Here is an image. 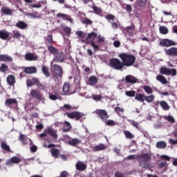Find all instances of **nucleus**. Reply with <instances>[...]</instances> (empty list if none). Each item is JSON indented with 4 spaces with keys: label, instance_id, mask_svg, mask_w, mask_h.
<instances>
[{
    "label": "nucleus",
    "instance_id": "obj_1",
    "mask_svg": "<svg viewBox=\"0 0 177 177\" xmlns=\"http://www.w3.org/2000/svg\"><path fill=\"white\" fill-rule=\"evenodd\" d=\"M119 57L121 59L124 67H131L136 62L135 55L127 53H120Z\"/></svg>",
    "mask_w": 177,
    "mask_h": 177
},
{
    "label": "nucleus",
    "instance_id": "obj_2",
    "mask_svg": "<svg viewBox=\"0 0 177 177\" xmlns=\"http://www.w3.org/2000/svg\"><path fill=\"white\" fill-rule=\"evenodd\" d=\"M97 37V33L92 31L87 35L86 38V44H90V45L93 48L94 52H98V50L100 49V46L95 44V39H96Z\"/></svg>",
    "mask_w": 177,
    "mask_h": 177
},
{
    "label": "nucleus",
    "instance_id": "obj_3",
    "mask_svg": "<svg viewBox=\"0 0 177 177\" xmlns=\"http://www.w3.org/2000/svg\"><path fill=\"white\" fill-rule=\"evenodd\" d=\"M151 160V155L150 153H143L138 156L139 165L141 168H149V161Z\"/></svg>",
    "mask_w": 177,
    "mask_h": 177
},
{
    "label": "nucleus",
    "instance_id": "obj_4",
    "mask_svg": "<svg viewBox=\"0 0 177 177\" xmlns=\"http://www.w3.org/2000/svg\"><path fill=\"white\" fill-rule=\"evenodd\" d=\"M109 67L114 68V70H122L124 68V64L122 61L120 60L118 58H111L109 59Z\"/></svg>",
    "mask_w": 177,
    "mask_h": 177
},
{
    "label": "nucleus",
    "instance_id": "obj_5",
    "mask_svg": "<svg viewBox=\"0 0 177 177\" xmlns=\"http://www.w3.org/2000/svg\"><path fill=\"white\" fill-rule=\"evenodd\" d=\"M160 74H164L165 75H172V77H175L177 74L176 69L175 68H171L169 69V68H166L164 66H162L160 68L159 70Z\"/></svg>",
    "mask_w": 177,
    "mask_h": 177
},
{
    "label": "nucleus",
    "instance_id": "obj_6",
    "mask_svg": "<svg viewBox=\"0 0 177 177\" xmlns=\"http://www.w3.org/2000/svg\"><path fill=\"white\" fill-rule=\"evenodd\" d=\"M94 113L97 114L103 122H106V120L109 118V113H107V111L104 109H97Z\"/></svg>",
    "mask_w": 177,
    "mask_h": 177
},
{
    "label": "nucleus",
    "instance_id": "obj_7",
    "mask_svg": "<svg viewBox=\"0 0 177 177\" xmlns=\"http://www.w3.org/2000/svg\"><path fill=\"white\" fill-rule=\"evenodd\" d=\"M66 115H67L68 118H71V120L75 119V121H80L84 116V113L78 111L67 112L66 113Z\"/></svg>",
    "mask_w": 177,
    "mask_h": 177
},
{
    "label": "nucleus",
    "instance_id": "obj_8",
    "mask_svg": "<svg viewBox=\"0 0 177 177\" xmlns=\"http://www.w3.org/2000/svg\"><path fill=\"white\" fill-rule=\"evenodd\" d=\"M159 45L162 48H169V46H175L176 43L169 39H163L160 41Z\"/></svg>",
    "mask_w": 177,
    "mask_h": 177
},
{
    "label": "nucleus",
    "instance_id": "obj_9",
    "mask_svg": "<svg viewBox=\"0 0 177 177\" xmlns=\"http://www.w3.org/2000/svg\"><path fill=\"white\" fill-rule=\"evenodd\" d=\"M66 59V54L63 51H58L53 57V62L55 63H63Z\"/></svg>",
    "mask_w": 177,
    "mask_h": 177
},
{
    "label": "nucleus",
    "instance_id": "obj_10",
    "mask_svg": "<svg viewBox=\"0 0 177 177\" xmlns=\"http://www.w3.org/2000/svg\"><path fill=\"white\" fill-rule=\"evenodd\" d=\"M30 95L31 97H32V99H37V100H45V97H44V95L38 90H32Z\"/></svg>",
    "mask_w": 177,
    "mask_h": 177
},
{
    "label": "nucleus",
    "instance_id": "obj_11",
    "mask_svg": "<svg viewBox=\"0 0 177 177\" xmlns=\"http://www.w3.org/2000/svg\"><path fill=\"white\" fill-rule=\"evenodd\" d=\"M53 73L55 75V77H62L63 75V68L58 64H54L53 66Z\"/></svg>",
    "mask_w": 177,
    "mask_h": 177
},
{
    "label": "nucleus",
    "instance_id": "obj_12",
    "mask_svg": "<svg viewBox=\"0 0 177 177\" xmlns=\"http://www.w3.org/2000/svg\"><path fill=\"white\" fill-rule=\"evenodd\" d=\"M21 162V159H20V158L17 156H12V158H10L6 161V165L12 167L13 164H20Z\"/></svg>",
    "mask_w": 177,
    "mask_h": 177
},
{
    "label": "nucleus",
    "instance_id": "obj_13",
    "mask_svg": "<svg viewBox=\"0 0 177 177\" xmlns=\"http://www.w3.org/2000/svg\"><path fill=\"white\" fill-rule=\"evenodd\" d=\"M165 52L167 56H171V57H177V48L171 47L167 50H165Z\"/></svg>",
    "mask_w": 177,
    "mask_h": 177
},
{
    "label": "nucleus",
    "instance_id": "obj_14",
    "mask_svg": "<svg viewBox=\"0 0 177 177\" xmlns=\"http://www.w3.org/2000/svg\"><path fill=\"white\" fill-rule=\"evenodd\" d=\"M158 104H160L162 110H165V111H168V110H169L170 109L169 105L165 100L157 101L156 103V106H158Z\"/></svg>",
    "mask_w": 177,
    "mask_h": 177
},
{
    "label": "nucleus",
    "instance_id": "obj_15",
    "mask_svg": "<svg viewBox=\"0 0 177 177\" xmlns=\"http://www.w3.org/2000/svg\"><path fill=\"white\" fill-rule=\"evenodd\" d=\"M57 17H58L59 19H62V20H67L68 21H70V23H73V18H71V16L67 14H63L59 12L57 14Z\"/></svg>",
    "mask_w": 177,
    "mask_h": 177
},
{
    "label": "nucleus",
    "instance_id": "obj_16",
    "mask_svg": "<svg viewBox=\"0 0 177 177\" xmlns=\"http://www.w3.org/2000/svg\"><path fill=\"white\" fill-rule=\"evenodd\" d=\"M125 81L127 84H136L138 78L133 75H128L125 77Z\"/></svg>",
    "mask_w": 177,
    "mask_h": 177
},
{
    "label": "nucleus",
    "instance_id": "obj_17",
    "mask_svg": "<svg viewBox=\"0 0 177 177\" xmlns=\"http://www.w3.org/2000/svg\"><path fill=\"white\" fill-rule=\"evenodd\" d=\"M0 38L1 39H3L4 41L10 39V35H9V32H8L6 30H0Z\"/></svg>",
    "mask_w": 177,
    "mask_h": 177
},
{
    "label": "nucleus",
    "instance_id": "obj_18",
    "mask_svg": "<svg viewBox=\"0 0 177 177\" xmlns=\"http://www.w3.org/2000/svg\"><path fill=\"white\" fill-rule=\"evenodd\" d=\"M1 12L2 14L5 15L6 16H12L15 10L9 8V7L3 6L1 8Z\"/></svg>",
    "mask_w": 177,
    "mask_h": 177
},
{
    "label": "nucleus",
    "instance_id": "obj_19",
    "mask_svg": "<svg viewBox=\"0 0 177 177\" xmlns=\"http://www.w3.org/2000/svg\"><path fill=\"white\" fill-rule=\"evenodd\" d=\"M46 133H48V135H50V136H52V138L54 139V140H57V131H55L53 129L51 128H48L46 131Z\"/></svg>",
    "mask_w": 177,
    "mask_h": 177
},
{
    "label": "nucleus",
    "instance_id": "obj_20",
    "mask_svg": "<svg viewBox=\"0 0 177 177\" xmlns=\"http://www.w3.org/2000/svg\"><path fill=\"white\" fill-rule=\"evenodd\" d=\"M24 71L26 74H35L37 73V67L35 66L25 67Z\"/></svg>",
    "mask_w": 177,
    "mask_h": 177
},
{
    "label": "nucleus",
    "instance_id": "obj_21",
    "mask_svg": "<svg viewBox=\"0 0 177 177\" xmlns=\"http://www.w3.org/2000/svg\"><path fill=\"white\" fill-rule=\"evenodd\" d=\"M6 80L7 83L8 84V85H10V86H12V85H15V84H16V77L13 75H9L7 77Z\"/></svg>",
    "mask_w": 177,
    "mask_h": 177
},
{
    "label": "nucleus",
    "instance_id": "obj_22",
    "mask_svg": "<svg viewBox=\"0 0 177 177\" xmlns=\"http://www.w3.org/2000/svg\"><path fill=\"white\" fill-rule=\"evenodd\" d=\"M32 82L33 85H37L38 88H40L41 89H45V86L39 82V80L37 77H32Z\"/></svg>",
    "mask_w": 177,
    "mask_h": 177
},
{
    "label": "nucleus",
    "instance_id": "obj_23",
    "mask_svg": "<svg viewBox=\"0 0 177 177\" xmlns=\"http://www.w3.org/2000/svg\"><path fill=\"white\" fill-rule=\"evenodd\" d=\"M75 167L77 171H85L86 169V165L81 161L77 162Z\"/></svg>",
    "mask_w": 177,
    "mask_h": 177
},
{
    "label": "nucleus",
    "instance_id": "obj_24",
    "mask_svg": "<svg viewBox=\"0 0 177 177\" xmlns=\"http://www.w3.org/2000/svg\"><path fill=\"white\" fill-rule=\"evenodd\" d=\"M25 59L28 62H32L34 60H37L38 59V57H37V55H35L31 53H28L25 55Z\"/></svg>",
    "mask_w": 177,
    "mask_h": 177
},
{
    "label": "nucleus",
    "instance_id": "obj_25",
    "mask_svg": "<svg viewBox=\"0 0 177 177\" xmlns=\"http://www.w3.org/2000/svg\"><path fill=\"white\" fill-rule=\"evenodd\" d=\"M0 62H13V58L6 54H0Z\"/></svg>",
    "mask_w": 177,
    "mask_h": 177
},
{
    "label": "nucleus",
    "instance_id": "obj_26",
    "mask_svg": "<svg viewBox=\"0 0 177 177\" xmlns=\"http://www.w3.org/2000/svg\"><path fill=\"white\" fill-rule=\"evenodd\" d=\"M15 27H17V28H19L20 30H26V28L28 27V25L23 21H19L16 24Z\"/></svg>",
    "mask_w": 177,
    "mask_h": 177
},
{
    "label": "nucleus",
    "instance_id": "obj_27",
    "mask_svg": "<svg viewBox=\"0 0 177 177\" xmlns=\"http://www.w3.org/2000/svg\"><path fill=\"white\" fill-rule=\"evenodd\" d=\"M157 81H159L162 85H167L168 84V80H167V77L162 75H158L156 76Z\"/></svg>",
    "mask_w": 177,
    "mask_h": 177
},
{
    "label": "nucleus",
    "instance_id": "obj_28",
    "mask_svg": "<svg viewBox=\"0 0 177 177\" xmlns=\"http://www.w3.org/2000/svg\"><path fill=\"white\" fill-rule=\"evenodd\" d=\"M64 126L62 127V131L70 132V131H71V128H73L71 127V124H70V122H68V121H64Z\"/></svg>",
    "mask_w": 177,
    "mask_h": 177
},
{
    "label": "nucleus",
    "instance_id": "obj_29",
    "mask_svg": "<svg viewBox=\"0 0 177 177\" xmlns=\"http://www.w3.org/2000/svg\"><path fill=\"white\" fill-rule=\"evenodd\" d=\"M11 104H17V100L15 98H9L5 101V105L7 106V107H10Z\"/></svg>",
    "mask_w": 177,
    "mask_h": 177
},
{
    "label": "nucleus",
    "instance_id": "obj_30",
    "mask_svg": "<svg viewBox=\"0 0 177 177\" xmlns=\"http://www.w3.org/2000/svg\"><path fill=\"white\" fill-rule=\"evenodd\" d=\"M51 156L54 158H57L60 156V151L58 149L53 148L50 149Z\"/></svg>",
    "mask_w": 177,
    "mask_h": 177
},
{
    "label": "nucleus",
    "instance_id": "obj_31",
    "mask_svg": "<svg viewBox=\"0 0 177 177\" xmlns=\"http://www.w3.org/2000/svg\"><path fill=\"white\" fill-rule=\"evenodd\" d=\"M145 95L142 93H137L135 96V100L137 102H140V103H143L145 102Z\"/></svg>",
    "mask_w": 177,
    "mask_h": 177
},
{
    "label": "nucleus",
    "instance_id": "obj_32",
    "mask_svg": "<svg viewBox=\"0 0 177 177\" xmlns=\"http://www.w3.org/2000/svg\"><path fill=\"white\" fill-rule=\"evenodd\" d=\"M1 147L4 151H7V153H12L10 147L6 142H1Z\"/></svg>",
    "mask_w": 177,
    "mask_h": 177
},
{
    "label": "nucleus",
    "instance_id": "obj_33",
    "mask_svg": "<svg viewBox=\"0 0 177 177\" xmlns=\"http://www.w3.org/2000/svg\"><path fill=\"white\" fill-rule=\"evenodd\" d=\"M96 84H97V77H96V76H91L88 78V85L93 86V85H96Z\"/></svg>",
    "mask_w": 177,
    "mask_h": 177
},
{
    "label": "nucleus",
    "instance_id": "obj_34",
    "mask_svg": "<svg viewBox=\"0 0 177 177\" xmlns=\"http://www.w3.org/2000/svg\"><path fill=\"white\" fill-rule=\"evenodd\" d=\"M80 143H81V141L78 138H73L68 141V145L73 147L77 146V145H80Z\"/></svg>",
    "mask_w": 177,
    "mask_h": 177
},
{
    "label": "nucleus",
    "instance_id": "obj_35",
    "mask_svg": "<svg viewBox=\"0 0 177 177\" xmlns=\"http://www.w3.org/2000/svg\"><path fill=\"white\" fill-rule=\"evenodd\" d=\"M106 149V145L104 144H99L93 147V151H100Z\"/></svg>",
    "mask_w": 177,
    "mask_h": 177
},
{
    "label": "nucleus",
    "instance_id": "obj_36",
    "mask_svg": "<svg viewBox=\"0 0 177 177\" xmlns=\"http://www.w3.org/2000/svg\"><path fill=\"white\" fill-rule=\"evenodd\" d=\"M48 50L51 55H54V56L59 52L57 48L53 47V46H48Z\"/></svg>",
    "mask_w": 177,
    "mask_h": 177
},
{
    "label": "nucleus",
    "instance_id": "obj_37",
    "mask_svg": "<svg viewBox=\"0 0 177 177\" xmlns=\"http://www.w3.org/2000/svg\"><path fill=\"white\" fill-rule=\"evenodd\" d=\"M41 71H42L43 74H44V75H46V77H50V73H49V68H48V66H42Z\"/></svg>",
    "mask_w": 177,
    "mask_h": 177
},
{
    "label": "nucleus",
    "instance_id": "obj_38",
    "mask_svg": "<svg viewBox=\"0 0 177 177\" xmlns=\"http://www.w3.org/2000/svg\"><path fill=\"white\" fill-rule=\"evenodd\" d=\"M159 31L162 35H167L169 32L168 28H167V26H160Z\"/></svg>",
    "mask_w": 177,
    "mask_h": 177
},
{
    "label": "nucleus",
    "instance_id": "obj_39",
    "mask_svg": "<svg viewBox=\"0 0 177 177\" xmlns=\"http://www.w3.org/2000/svg\"><path fill=\"white\" fill-rule=\"evenodd\" d=\"M164 120H166V121H168L171 124H175V118H174V116L171 115H163Z\"/></svg>",
    "mask_w": 177,
    "mask_h": 177
},
{
    "label": "nucleus",
    "instance_id": "obj_40",
    "mask_svg": "<svg viewBox=\"0 0 177 177\" xmlns=\"http://www.w3.org/2000/svg\"><path fill=\"white\" fill-rule=\"evenodd\" d=\"M62 30L63 33L64 35H66V37H70V35H71V28L66 26Z\"/></svg>",
    "mask_w": 177,
    "mask_h": 177
},
{
    "label": "nucleus",
    "instance_id": "obj_41",
    "mask_svg": "<svg viewBox=\"0 0 177 177\" xmlns=\"http://www.w3.org/2000/svg\"><path fill=\"white\" fill-rule=\"evenodd\" d=\"M157 149H165L167 147V142L163 141H159L156 143Z\"/></svg>",
    "mask_w": 177,
    "mask_h": 177
},
{
    "label": "nucleus",
    "instance_id": "obj_42",
    "mask_svg": "<svg viewBox=\"0 0 177 177\" xmlns=\"http://www.w3.org/2000/svg\"><path fill=\"white\" fill-rule=\"evenodd\" d=\"M123 133L127 139H133V138H135V136L132 134V133H131L129 131H124Z\"/></svg>",
    "mask_w": 177,
    "mask_h": 177
},
{
    "label": "nucleus",
    "instance_id": "obj_43",
    "mask_svg": "<svg viewBox=\"0 0 177 177\" xmlns=\"http://www.w3.org/2000/svg\"><path fill=\"white\" fill-rule=\"evenodd\" d=\"M19 140H20L23 145H27V137H26L24 134L19 135Z\"/></svg>",
    "mask_w": 177,
    "mask_h": 177
},
{
    "label": "nucleus",
    "instance_id": "obj_44",
    "mask_svg": "<svg viewBox=\"0 0 177 177\" xmlns=\"http://www.w3.org/2000/svg\"><path fill=\"white\" fill-rule=\"evenodd\" d=\"M58 98L59 93L55 92V94L49 93V99H50V100H57Z\"/></svg>",
    "mask_w": 177,
    "mask_h": 177
},
{
    "label": "nucleus",
    "instance_id": "obj_45",
    "mask_svg": "<svg viewBox=\"0 0 177 177\" xmlns=\"http://www.w3.org/2000/svg\"><path fill=\"white\" fill-rule=\"evenodd\" d=\"M13 39H20L21 38V33L18 30L14 31L12 35Z\"/></svg>",
    "mask_w": 177,
    "mask_h": 177
},
{
    "label": "nucleus",
    "instance_id": "obj_46",
    "mask_svg": "<svg viewBox=\"0 0 177 177\" xmlns=\"http://www.w3.org/2000/svg\"><path fill=\"white\" fill-rule=\"evenodd\" d=\"M62 91L64 93H68L70 92V83H65L63 86Z\"/></svg>",
    "mask_w": 177,
    "mask_h": 177
},
{
    "label": "nucleus",
    "instance_id": "obj_47",
    "mask_svg": "<svg viewBox=\"0 0 177 177\" xmlns=\"http://www.w3.org/2000/svg\"><path fill=\"white\" fill-rule=\"evenodd\" d=\"M9 66L6 65V64H2L0 66V71L1 73H6V71H8Z\"/></svg>",
    "mask_w": 177,
    "mask_h": 177
},
{
    "label": "nucleus",
    "instance_id": "obj_48",
    "mask_svg": "<svg viewBox=\"0 0 177 177\" xmlns=\"http://www.w3.org/2000/svg\"><path fill=\"white\" fill-rule=\"evenodd\" d=\"M158 167L160 169L162 168H168V163L166 161H161L160 163L158 164Z\"/></svg>",
    "mask_w": 177,
    "mask_h": 177
},
{
    "label": "nucleus",
    "instance_id": "obj_49",
    "mask_svg": "<svg viewBox=\"0 0 177 177\" xmlns=\"http://www.w3.org/2000/svg\"><path fill=\"white\" fill-rule=\"evenodd\" d=\"M126 96H128L129 97H133L136 95V91H125Z\"/></svg>",
    "mask_w": 177,
    "mask_h": 177
},
{
    "label": "nucleus",
    "instance_id": "obj_50",
    "mask_svg": "<svg viewBox=\"0 0 177 177\" xmlns=\"http://www.w3.org/2000/svg\"><path fill=\"white\" fill-rule=\"evenodd\" d=\"M143 89L146 92V93H147V95L153 93V88H151V87H150L149 86H144Z\"/></svg>",
    "mask_w": 177,
    "mask_h": 177
},
{
    "label": "nucleus",
    "instance_id": "obj_51",
    "mask_svg": "<svg viewBox=\"0 0 177 177\" xmlns=\"http://www.w3.org/2000/svg\"><path fill=\"white\" fill-rule=\"evenodd\" d=\"M105 123V125H107L108 127H114L115 125V122L113 120H106V122H104Z\"/></svg>",
    "mask_w": 177,
    "mask_h": 177
},
{
    "label": "nucleus",
    "instance_id": "obj_52",
    "mask_svg": "<svg viewBox=\"0 0 177 177\" xmlns=\"http://www.w3.org/2000/svg\"><path fill=\"white\" fill-rule=\"evenodd\" d=\"M145 100H146V102H147V103H151V102H153V100H154V95H148L145 97Z\"/></svg>",
    "mask_w": 177,
    "mask_h": 177
},
{
    "label": "nucleus",
    "instance_id": "obj_53",
    "mask_svg": "<svg viewBox=\"0 0 177 177\" xmlns=\"http://www.w3.org/2000/svg\"><path fill=\"white\" fill-rule=\"evenodd\" d=\"M97 44H98V46H102V44H103L104 42V37H101L100 35H99L97 37Z\"/></svg>",
    "mask_w": 177,
    "mask_h": 177
},
{
    "label": "nucleus",
    "instance_id": "obj_54",
    "mask_svg": "<svg viewBox=\"0 0 177 177\" xmlns=\"http://www.w3.org/2000/svg\"><path fill=\"white\" fill-rule=\"evenodd\" d=\"M92 9L94 10L96 15H100V13H102V8L96 6H92Z\"/></svg>",
    "mask_w": 177,
    "mask_h": 177
},
{
    "label": "nucleus",
    "instance_id": "obj_55",
    "mask_svg": "<svg viewBox=\"0 0 177 177\" xmlns=\"http://www.w3.org/2000/svg\"><path fill=\"white\" fill-rule=\"evenodd\" d=\"M46 40L48 42V44H53V35H48L46 37Z\"/></svg>",
    "mask_w": 177,
    "mask_h": 177
},
{
    "label": "nucleus",
    "instance_id": "obj_56",
    "mask_svg": "<svg viewBox=\"0 0 177 177\" xmlns=\"http://www.w3.org/2000/svg\"><path fill=\"white\" fill-rule=\"evenodd\" d=\"M71 105L68 104H65L63 106L61 107V110H62V111H66V110H71Z\"/></svg>",
    "mask_w": 177,
    "mask_h": 177
},
{
    "label": "nucleus",
    "instance_id": "obj_57",
    "mask_svg": "<svg viewBox=\"0 0 177 177\" xmlns=\"http://www.w3.org/2000/svg\"><path fill=\"white\" fill-rule=\"evenodd\" d=\"M126 30H127V34H129L130 37L133 35V32L132 31V30H133V26H128L126 28Z\"/></svg>",
    "mask_w": 177,
    "mask_h": 177
},
{
    "label": "nucleus",
    "instance_id": "obj_58",
    "mask_svg": "<svg viewBox=\"0 0 177 177\" xmlns=\"http://www.w3.org/2000/svg\"><path fill=\"white\" fill-rule=\"evenodd\" d=\"M83 24H87L88 26L92 24L93 22L92 20L88 19V18H84V19L82 21Z\"/></svg>",
    "mask_w": 177,
    "mask_h": 177
},
{
    "label": "nucleus",
    "instance_id": "obj_59",
    "mask_svg": "<svg viewBox=\"0 0 177 177\" xmlns=\"http://www.w3.org/2000/svg\"><path fill=\"white\" fill-rule=\"evenodd\" d=\"M130 124L137 129H139V122H136L135 120H131Z\"/></svg>",
    "mask_w": 177,
    "mask_h": 177
},
{
    "label": "nucleus",
    "instance_id": "obj_60",
    "mask_svg": "<svg viewBox=\"0 0 177 177\" xmlns=\"http://www.w3.org/2000/svg\"><path fill=\"white\" fill-rule=\"evenodd\" d=\"M153 127H154L155 129H160L162 128V122H158L157 123L154 124Z\"/></svg>",
    "mask_w": 177,
    "mask_h": 177
},
{
    "label": "nucleus",
    "instance_id": "obj_61",
    "mask_svg": "<svg viewBox=\"0 0 177 177\" xmlns=\"http://www.w3.org/2000/svg\"><path fill=\"white\" fill-rule=\"evenodd\" d=\"M93 100H95V102H99V100H102L101 95H93Z\"/></svg>",
    "mask_w": 177,
    "mask_h": 177
},
{
    "label": "nucleus",
    "instance_id": "obj_62",
    "mask_svg": "<svg viewBox=\"0 0 177 177\" xmlns=\"http://www.w3.org/2000/svg\"><path fill=\"white\" fill-rule=\"evenodd\" d=\"M76 34L77 35H78V37H80V38H85L86 37V35H85V33H84L83 31H77Z\"/></svg>",
    "mask_w": 177,
    "mask_h": 177
},
{
    "label": "nucleus",
    "instance_id": "obj_63",
    "mask_svg": "<svg viewBox=\"0 0 177 177\" xmlns=\"http://www.w3.org/2000/svg\"><path fill=\"white\" fill-rule=\"evenodd\" d=\"M125 10L127 13H131V12H132V6H131V4H126Z\"/></svg>",
    "mask_w": 177,
    "mask_h": 177
},
{
    "label": "nucleus",
    "instance_id": "obj_64",
    "mask_svg": "<svg viewBox=\"0 0 177 177\" xmlns=\"http://www.w3.org/2000/svg\"><path fill=\"white\" fill-rule=\"evenodd\" d=\"M160 160H165V161H171V157L167 155L160 156Z\"/></svg>",
    "mask_w": 177,
    "mask_h": 177
}]
</instances>
